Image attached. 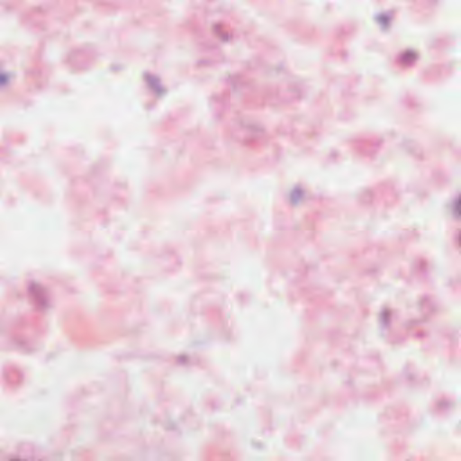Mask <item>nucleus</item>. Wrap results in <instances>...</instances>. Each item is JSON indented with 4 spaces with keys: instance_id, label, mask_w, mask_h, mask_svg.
I'll return each instance as SVG.
<instances>
[{
    "instance_id": "obj_1",
    "label": "nucleus",
    "mask_w": 461,
    "mask_h": 461,
    "mask_svg": "<svg viewBox=\"0 0 461 461\" xmlns=\"http://www.w3.org/2000/svg\"><path fill=\"white\" fill-rule=\"evenodd\" d=\"M4 80H5L4 78H1V79H0V82H2V81H4Z\"/></svg>"
}]
</instances>
